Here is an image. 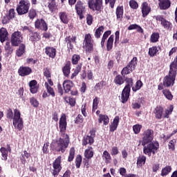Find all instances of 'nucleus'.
Returning <instances> with one entry per match:
<instances>
[{
  "mask_svg": "<svg viewBox=\"0 0 177 177\" xmlns=\"http://www.w3.org/2000/svg\"><path fill=\"white\" fill-rule=\"evenodd\" d=\"M29 88H30V91L31 93H37L38 92V90L39 89V84H38V82L37 80H33L29 82Z\"/></svg>",
  "mask_w": 177,
  "mask_h": 177,
  "instance_id": "a211bd4d",
  "label": "nucleus"
},
{
  "mask_svg": "<svg viewBox=\"0 0 177 177\" xmlns=\"http://www.w3.org/2000/svg\"><path fill=\"white\" fill-rule=\"evenodd\" d=\"M75 165L76 168H80L81 164L82 163V156L81 155H77L75 158Z\"/></svg>",
  "mask_w": 177,
  "mask_h": 177,
  "instance_id": "13d9d810",
  "label": "nucleus"
},
{
  "mask_svg": "<svg viewBox=\"0 0 177 177\" xmlns=\"http://www.w3.org/2000/svg\"><path fill=\"white\" fill-rule=\"evenodd\" d=\"M63 88L64 90L65 93H68L70 91H71V88H73L74 83H73V81L71 80H64L63 82Z\"/></svg>",
  "mask_w": 177,
  "mask_h": 177,
  "instance_id": "393cba45",
  "label": "nucleus"
},
{
  "mask_svg": "<svg viewBox=\"0 0 177 177\" xmlns=\"http://www.w3.org/2000/svg\"><path fill=\"white\" fill-rule=\"evenodd\" d=\"M118 124H120V116H115L113 122L109 126V131L114 132L118 128Z\"/></svg>",
  "mask_w": 177,
  "mask_h": 177,
  "instance_id": "a878e982",
  "label": "nucleus"
},
{
  "mask_svg": "<svg viewBox=\"0 0 177 177\" xmlns=\"http://www.w3.org/2000/svg\"><path fill=\"white\" fill-rule=\"evenodd\" d=\"M104 31V26H101L98 28L96 29L95 32V38H100L102 37V33Z\"/></svg>",
  "mask_w": 177,
  "mask_h": 177,
  "instance_id": "49530a36",
  "label": "nucleus"
},
{
  "mask_svg": "<svg viewBox=\"0 0 177 177\" xmlns=\"http://www.w3.org/2000/svg\"><path fill=\"white\" fill-rule=\"evenodd\" d=\"M104 86V82L103 81H101L99 83H97L95 87H94V89L95 91H100L101 89L103 88V86Z\"/></svg>",
  "mask_w": 177,
  "mask_h": 177,
  "instance_id": "774afa93",
  "label": "nucleus"
},
{
  "mask_svg": "<svg viewBox=\"0 0 177 177\" xmlns=\"http://www.w3.org/2000/svg\"><path fill=\"white\" fill-rule=\"evenodd\" d=\"M82 122H84V116L79 114L75 120V124H82Z\"/></svg>",
  "mask_w": 177,
  "mask_h": 177,
  "instance_id": "69168bd1",
  "label": "nucleus"
},
{
  "mask_svg": "<svg viewBox=\"0 0 177 177\" xmlns=\"http://www.w3.org/2000/svg\"><path fill=\"white\" fill-rule=\"evenodd\" d=\"M113 44H114V35H111L107 40L106 50L108 52L113 49Z\"/></svg>",
  "mask_w": 177,
  "mask_h": 177,
  "instance_id": "72a5a7b5",
  "label": "nucleus"
},
{
  "mask_svg": "<svg viewBox=\"0 0 177 177\" xmlns=\"http://www.w3.org/2000/svg\"><path fill=\"white\" fill-rule=\"evenodd\" d=\"M83 48L86 50V53H92L93 52V40L90 33L84 35Z\"/></svg>",
  "mask_w": 177,
  "mask_h": 177,
  "instance_id": "39448f33",
  "label": "nucleus"
},
{
  "mask_svg": "<svg viewBox=\"0 0 177 177\" xmlns=\"http://www.w3.org/2000/svg\"><path fill=\"white\" fill-rule=\"evenodd\" d=\"M153 18L156 19V21H159V23H160V25L162 27H163V28H165V30H167V31H172V23L167 20L164 17V15H157Z\"/></svg>",
  "mask_w": 177,
  "mask_h": 177,
  "instance_id": "9b49d317",
  "label": "nucleus"
},
{
  "mask_svg": "<svg viewBox=\"0 0 177 177\" xmlns=\"http://www.w3.org/2000/svg\"><path fill=\"white\" fill-rule=\"evenodd\" d=\"M159 145L157 144L156 145L154 143L151 142L147 144V145L143 146V153L146 156H149V157H151V154L154 156L156 153H157V150H158Z\"/></svg>",
  "mask_w": 177,
  "mask_h": 177,
  "instance_id": "9d476101",
  "label": "nucleus"
},
{
  "mask_svg": "<svg viewBox=\"0 0 177 177\" xmlns=\"http://www.w3.org/2000/svg\"><path fill=\"white\" fill-rule=\"evenodd\" d=\"M0 151H1V156L3 157V160L6 161V160H8V149H6V148L2 147L0 149Z\"/></svg>",
  "mask_w": 177,
  "mask_h": 177,
  "instance_id": "4d7b16f0",
  "label": "nucleus"
},
{
  "mask_svg": "<svg viewBox=\"0 0 177 177\" xmlns=\"http://www.w3.org/2000/svg\"><path fill=\"white\" fill-rule=\"evenodd\" d=\"M160 50H161L160 46H153L149 48L148 55L150 57H154V56L160 55Z\"/></svg>",
  "mask_w": 177,
  "mask_h": 177,
  "instance_id": "f3484780",
  "label": "nucleus"
},
{
  "mask_svg": "<svg viewBox=\"0 0 177 177\" xmlns=\"http://www.w3.org/2000/svg\"><path fill=\"white\" fill-rule=\"evenodd\" d=\"M9 35V32H8V30L6 28H1L0 29V41L1 44H3L6 41V38H8Z\"/></svg>",
  "mask_w": 177,
  "mask_h": 177,
  "instance_id": "c85d7f7f",
  "label": "nucleus"
},
{
  "mask_svg": "<svg viewBox=\"0 0 177 177\" xmlns=\"http://www.w3.org/2000/svg\"><path fill=\"white\" fill-rule=\"evenodd\" d=\"M7 16L9 17V19H10L11 20H12V19H15V16H16V12H15V9L14 8H10L8 11V14H7Z\"/></svg>",
  "mask_w": 177,
  "mask_h": 177,
  "instance_id": "bf43d9fd",
  "label": "nucleus"
},
{
  "mask_svg": "<svg viewBox=\"0 0 177 177\" xmlns=\"http://www.w3.org/2000/svg\"><path fill=\"white\" fill-rule=\"evenodd\" d=\"M162 93L164 95L165 97L167 99V100H172V99H174L172 93H171V91H169L168 88L162 90Z\"/></svg>",
  "mask_w": 177,
  "mask_h": 177,
  "instance_id": "e433bc0d",
  "label": "nucleus"
},
{
  "mask_svg": "<svg viewBox=\"0 0 177 177\" xmlns=\"http://www.w3.org/2000/svg\"><path fill=\"white\" fill-rule=\"evenodd\" d=\"M131 96V89L124 88L121 93V102L123 104L127 103Z\"/></svg>",
  "mask_w": 177,
  "mask_h": 177,
  "instance_id": "dca6fc26",
  "label": "nucleus"
},
{
  "mask_svg": "<svg viewBox=\"0 0 177 177\" xmlns=\"http://www.w3.org/2000/svg\"><path fill=\"white\" fill-rule=\"evenodd\" d=\"M44 85L48 93V96L55 97V96H56V93H55V90L53 89V88H52V86H50L49 84H48V82H45Z\"/></svg>",
  "mask_w": 177,
  "mask_h": 177,
  "instance_id": "c9c22d12",
  "label": "nucleus"
},
{
  "mask_svg": "<svg viewBox=\"0 0 177 177\" xmlns=\"http://www.w3.org/2000/svg\"><path fill=\"white\" fill-rule=\"evenodd\" d=\"M103 158L105 160L106 164H110L111 162V155L107 151H104L102 154Z\"/></svg>",
  "mask_w": 177,
  "mask_h": 177,
  "instance_id": "37998d69",
  "label": "nucleus"
},
{
  "mask_svg": "<svg viewBox=\"0 0 177 177\" xmlns=\"http://www.w3.org/2000/svg\"><path fill=\"white\" fill-rule=\"evenodd\" d=\"M158 39H160V33L153 32L151 35L150 42L151 44H156V42H158Z\"/></svg>",
  "mask_w": 177,
  "mask_h": 177,
  "instance_id": "a19ab883",
  "label": "nucleus"
},
{
  "mask_svg": "<svg viewBox=\"0 0 177 177\" xmlns=\"http://www.w3.org/2000/svg\"><path fill=\"white\" fill-rule=\"evenodd\" d=\"M62 73L64 77H69L70 73H71V62L67 61L62 68Z\"/></svg>",
  "mask_w": 177,
  "mask_h": 177,
  "instance_id": "aec40b11",
  "label": "nucleus"
},
{
  "mask_svg": "<svg viewBox=\"0 0 177 177\" xmlns=\"http://www.w3.org/2000/svg\"><path fill=\"white\" fill-rule=\"evenodd\" d=\"M147 158L145 155H141L137 158V167L138 168H142L145 164H146Z\"/></svg>",
  "mask_w": 177,
  "mask_h": 177,
  "instance_id": "473e14b6",
  "label": "nucleus"
},
{
  "mask_svg": "<svg viewBox=\"0 0 177 177\" xmlns=\"http://www.w3.org/2000/svg\"><path fill=\"white\" fill-rule=\"evenodd\" d=\"M18 46L19 48L16 50V55L17 57H21L26 53V44H21Z\"/></svg>",
  "mask_w": 177,
  "mask_h": 177,
  "instance_id": "7c9ffc66",
  "label": "nucleus"
},
{
  "mask_svg": "<svg viewBox=\"0 0 177 177\" xmlns=\"http://www.w3.org/2000/svg\"><path fill=\"white\" fill-rule=\"evenodd\" d=\"M29 41L32 42V44H35V42L41 41V35L38 32H31L29 34Z\"/></svg>",
  "mask_w": 177,
  "mask_h": 177,
  "instance_id": "4be33fe9",
  "label": "nucleus"
},
{
  "mask_svg": "<svg viewBox=\"0 0 177 177\" xmlns=\"http://www.w3.org/2000/svg\"><path fill=\"white\" fill-rule=\"evenodd\" d=\"M164 108H162V106H157L153 111V113L155 114V118H156V120H161V118H162Z\"/></svg>",
  "mask_w": 177,
  "mask_h": 177,
  "instance_id": "b1692460",
  "label": "nucleus"
},
{
  "mask_svg": "<svg viewBox=\"0 0 177 177\" xmlns=\"http://www.w3.org/2000/svg\"><path fill=\"white\" fill-rule=\"evenodd\" d=\"M94 142L95 140L93 139V137L89 136L88 135H85L82 140V146H86V145H90L91 146L93 145Z\"/></svg>",
  "mask_w": 177,
  "mask_h": 177,
  "instance_id": "bb28decb",
  "label": "nucleus"
},
{
  "mask_svg": "<svg viewBox=\"0 0 177 177\" xmlns=\"http://www.w3.org/2000/svg\"><path fill=\"white\" fill-rule=\"evenodd\" d=\"M120 44V32L119 30H117L115 32V42L114 45L115 46H117Z\"/></svg>",
  "mask_w": 177,
  "mask_h": 177,
  "instance_id": "0e129e2a",
  "label": "nucleus"
},
{
  "mask_svg": "<svg viewBox=\"0 0 177 177\" xmlns=\"http://www.w3.org/2000/svg\"><path fill=\"white\" fill-rule=\"evenodd\" d=\"M125 76H122V75H118L115 77L113 80L114 84L115 85H118L119 86H121V85L124 84L125 82Z\"/></svg>",
  "mask_w": 177,
  "mask_h": 177,
  "instance_id": "c756f323",
  "label": "nucleus"
},
{
  "mask_svg": "<svg viewBox=\"0 0 177 177\" xmlns=\"http://www.w3.org/2000/svg\"><path fill=\"white\" fill-rule=\"evenodd\" d=\"M59 19L64 24H68V16L66 12H60L59 13Z\"/></svg>",
  "mask_w": 177,
  "mask_h": 177,
  "instance_id": "f704fd0d",
  "label": "nucleus"
},
{
  "mask_svg": "<svg viewBox=\"0 0 177 177\" xmlns=\"http://www.w3.org/2000/svg\"><path fill=\"white\" fill-rule=\"evenodd\" d=\"M81 70H82V63H80L76 66L73 73L71 75V78L73 80L75 77H77V74H80L81 73Z\"/></svg>",
  "mask_w": 177,
  "mask_h": 177,
  "instance_id": "ea45409f",
  "label": "nucleus"
},
{
  "mask_svg": "<svg viewBox=\"0 0 177 177\" xmlns=\"http://www.w3.org/2000/svg\"><path fill=\"white\" fill-rule=\"evenodd\" d=\"M23 33L17 30L11 35L10 43L12 46L17 47L23 43Z\"/></svg>",
  "mask_w": 177,
  "mask_h": 177,
  "instance_id": "423d86ee",
  "label": "nucleus"
},
{
  "mask_svg": "<svg viewBox=\"0 0 177 177\" xmlns=\"http://www.w3.org/2000/svg\"><path fill=\"white\" fill-rule=\"evenodd\" d=\"M98 104H99V98L97 97H95L93 101V109H92L93 113H95L96 110H97Z\"/></svg>",
  "mask_w": 177,
  "mask_h": 177,
  "instance_id": "6e6d98bb",
  "label": "nucleus"
},
{
  "mask_svg": "<svg viewBox=\"0 0 177 177\" xmlns=\"http://www.w3.org/2000/svg\"><path fill=\"white\" fill-rule=\"evenodd\" d=\"M75 156V149L74 147H71L69 151V156L68 157V162H71L73 160H74V157Z\"/></svg>",
  "mask_w": 177,
  "mask_h": 177,
  "instance_id": "09e8293b",
  "label": "nucleus"
},
{
  "mask_svg": "<svg viewBox=\"0 0 177 177\" xmlns=\"http://www.w3.org/2000/svg\"><path fill=\"white\" fill-rule=\"evenodd\" d=\"M35 27L37 30H41V31H48V24L44 19H37L35 21Z\"/></svg>",
  "mask_w": 177,
  "mask_h": 177,
  "instance_id": "ddd939ff",
  "label": "nucleus"
},
{
  "mask_svg": "<svg viewBox=\"0 0 177 177\" xmlns=\"http://www.w3.org/2000/svg\"><path fill=\"white\" fill-rule=\"evenodd\" d=\"M103 122L104 125H109V122H110V118L107 115L100 114L98 116V123L102 124Z\"/></svg>",
  "mask_w": 177,
  "mask_h": 177,
  "instance_id": "2f4dec72",
  "label": "nucleus"
},
{
  "mask_svg": "<svg viewBox=\"0 0 177 177\" xmlns=\"http://www.w3.org/2000/svg\"><path fill=\"white\" fill-rule=\"evenodd\" d=\"M81 60V56L80 55L75 54L72 56L71 62L72 64L77 65L78 64V62Z\"/></svg>",
  "mask_w": 177,
  "mask_h": 177,
  "instance_id": "3c124183",
  "label": "nucleus"
},
{
  "mask_svg": "<svg viewBox=\"0 0 177 177\" xmlns=\"http://www.w3.org/2000/svg\"><path fill=\"white\" fill-rule=\"evenodd\" d=\"M13 46L12 44L10 45V42L7 41L5 46V50L7 52L8 55H12L13 53Z\"/></svg>",
  "mask_w": 177,
  "mask_h": 177,
  "instance_id": "a18cd8bd",
  "label": "nucleus"
},
{
  "mask_svg": "<svg viewBox=\"0 0 177 177\" xmlns=\"http://www.w3.org/2000/svg\"><path fill=\"white\" fill-rule=\"evenodd\" d=\"M92 150V147H89L88 149H86L84 151V157L87 160H91L93 157V151Z\"/></svg>",
  "mask_w": 177,
  "mask_h": 177,
  "instance_id": "79ce46f5",
  "label": "nucleus"
},
{
  "mask_svg": "<svg viewBox=\"0 0 177 177\" xmlns=\"http://www.w3.org/2000/svg\"><path fill=\"white\" fill-rule=\"evenodd\" d=\"M86 20L88 26H92V24L93 23V16L91 14H87Z\"/></svg>",
  "mask_w": 177,
  "mask_h": 177,
  "instance_id": "680f3d73",
  "label": "nucleus"
},
{
  "mask_svg": "<svg viewBox=\"0 0 177 177\" xmlns=\"http://www.w3.org/2000/svg\"><path fill=\"white\" fill-rule=\"evenodd\" d=\"M124 82H126V86H124V88L126 89H130L131 87L133 86V79L132 77H125L124 78Z\"/></svg>",
  "mask_w": 177,
  "mask_h": 177,
  "instance_id": "4c0bfd02",
  "label": "nucleus"
},
{
  "mask_svg": "<svg viewBox=\"0 0 177 177\" xmlns=\"http://www.w3.org/2000/svg\"><path fill=\"white\" fill-rule=\"evenodd\" d=\"M129 6L131 9H138L139 8V4L135 0H131L129 1Z\"/></svg>",
  "mask_w": 177,
  "mask_h": 177,
  "instance_id": "e2e57ef3",
  "label": "nucleus"
},
{
  "mask_svg": "<svg viewBox=\"0 0 177 177\" xmlns=\"http://www.w3.org/2000/svg\"><path fill=\"white\" fill-rule=\"evenodd\" d=\"M172 111H174V105H170L169 109L165 111L163 118H169V115L172 114Z\"/></svg>",
  "mask_w": 177,
  "mask_h": 177,
  "instance_id": "603ef678",
  "label": "nucleus"
},
{
  "mask_svg": "<svg viewBox=\"0 0 177 177\" xmlns=\"http://www.w3.org/2000/svg\"><path fill=\"white\" fill-rule=\"evenodd\" d=\"M30 6L31 3L28 0H21L17 6L16 10L19 16H23V15H27L28 10H30Z\"/></svg>",
  "mask_w": 177,
  "mask_h": 177,
  "instance_id": "7ed1b4c3",
  "label": "nucleus"
},
{
  "mask_svg": "<svg viewBox=\"0 0 177 177\" xmlns=\"http://www.w3.org/2000/svg\"><path fill=\"white\" fill-rule=\"evenodd\" d=\"M30 103L31 106L35 109L39 106V102H38V100L34 97L30 98Z\"/></svg>",
  "mask_w": 177,
  "mask_h": 177,
  "instance_id": "5fc2aeb1",
  "label": "nucleus"
},
{
  "mask_svg": "<svg viewBox=\"0 0 177 177\" xmlns=\"http://www.w3.org/2000/svg\"><path fill=\"white\" fill-rule=\"evenodd\" d=\"M37 10H35L34 8H31L28 11V17L30 18V20H34L35 17H37Z\"/></svg>",
  "mask_w": 177,
  "mask_h": 177,
  "instance_id": "864d4df0",
  "label": "nucleus"
},
{
  "mask_svg": "<svg viewBox=\"0 0 177 177\" xmlns=\"http://www.w3.org/2000/svg\"><path fill=\"white\" fill-rule=\"evenodd\" d=\"M88 6L93 12L100 13L103 9V0H88Z\"/></svg>",
  "mask_w": 177,
  "mask_h": 177,
  "instance_id": "6e6552de",
  "label": "nucleus"
},
{
  "mask_svg": "<svg viewBox=\"0 0 177 177\" xmlns=\"http://www.w3.org/2000/svg\"><path fill=\"white\" fill-rule=\"evenodd\" d=\"M143 86V82L142 80H138L136 84V86L132 87L133 92H138Z\"/></svg>",
  "mask_w": 177,
  "mask_h": 177,
  "instance_id": "8fccbe9b",
  "label": "nucleus"
},
{
  "mask_svg": "<svg viewBox=\"0 0 177 177\" xmlns=\"http://www.w3.org/2000/svg\"><path fill=\"white\" fill-rule=\"evenodd\" d=\"M141 12L142 17H147L149 16V14L151 12V8L149 6L148 2H143L141 5Z\"/></svg>",
  "mask_w": 177,
  "mask_h": 177,
  "instance_id": "2eb2a0df",
  "label": "nucleus"
},
{
  "mask_svg": "<svg viewBox=\"0 0 177 177\" xmlns=\"http://www.w3.org/2000/svg\"><path fill=\"white\" fill-rule=\"evenodd\" d=\"M66 129L67 118L66 117V114L63 113L59 118V132L62 138H65V139L59 138L56 140L57 147L55 150H57V151H62V153H64L66 151V149L68 147V144L70 143V138L67 134H66Z\"/></svg>",
  "mask_w": 177,
  "mask_h": 177,
  "instance_id": "f257e3e1",
  "label": "nucleus"
},
{
  "mask_svg": "<svg viewBox=\"0 0 177 177\" xmlns=\"http://www.w3.org/2000/svg\"><path fill=\"white\" fill-rule=\"evenodd\" d=\"M171 171H172V167H171V166H166L162 169L161 176H167V175H168Z\"/></svg>",
  "mask_w": 177,
  "mask_h": 177,
  "instance_id": "de8ad7c7",
  "label": "nucleus"
},
{
  "mask_svg": "<svg viewBox=\"0 0 177 177\" xmlns=\"http://www.w3.org/2000/svg\"><path fill=\"white\" fill-rule=\"evenodd\" d=\"M142 135V139L140 142L142 146H146V145H149V143H153V139L154 138V131L151 129H147L144 131Z\"/></svg>",
  "mask_w": 177,
  "mask_h": 177,
  "instance_id": "0eeeda50",
  "label": "nucleus"
},
{
  "mask_svg": "<svg viewBox=\"0 0 177 177\" xmlns=\"http://www.w3.org/2000/svg\"><path fill=\"white\" fill-rule=\"evenodd\" d=\"M111 35V30H107L106 32H104V33L103 34L102 40H101V46L103 48V46H104V42H106V39H107V38H109V36Z\"/></svg>",
  "mask_w": 177,
  "mask_h": 177,
  "instance_id": "c03bdc74",
  "label": "nucleus"
},
{
  "mask_svg": "<svg viewBox=\"0 0 177 177\" xmlns=\"http://www.w3.org/2000/svg\"><path fill=\"white\" fill-rule=\"evenodd\" d=\"M6 117L8 120H12V124L15 128L19 131L23 129V118H21V113L20 110L15 109H14V116L13 111L12 109L9 108L7 110Z\"/></svg>",
  "mask_w": 177,
  "mask_h": 177,
  "instance_id": "f03ea898",
  "label": "nucleus"
},
{
  "mask_svg": "<svg viewBox=\"0 0 177 177\" xmlns=\"http://www.w3.org/2000/svg\"><path fill=\"white\" fill-rule=\"evenodd\" d=\"M116 19L119 20V21H122V19L124 17V6H118L116 8L115 10Z\"/></svg>",
  "mask_w": 177,
  "mask_h": 177,
  "instance_id": "412c9836",
  "label": "nucleus"
},
{
  "mask_svg": "<svg viewBox=\"0 0 177 177\" xmlns=\"http://www.w3.org/2000/svg\"><path fill=\"white\" fill-rule=\"evenodd\" d=\"M158 5L160 10H167L171 8V1L170 0H158Z\"/></svg>",
  "mask_w": 177,
  "mask_h": 177,
  "instance_id": "6ab92c4d",
  "label": "nucleus"
},
{
  "mask_svg": "<svg viewBox=\"0 0 177 177\" xmlns=\"http://www.w3.org/2000/svg\"><path fill=\"white\" fill-rule=\"evenodd\" d=\"M138 65V57H133L131 62H129L127 66L124 67L121 71V75L125 77L128 74H131L133 70H135L136 66Z\"/></svg>",
  "mask_w": 177,
  "mask_h": 177,
  "instance_id": "20e7f679",
  "label": "nucleus"
},
{
  "mask_svg": "<svg viewBox=\"0 0 177 177\" xmlns=\"http://www.w3.org/2000/svg\"><path fill=\"white\" fill-rule=\"evenodd\" d=\"M140 129H142L141 124H136L133 126V131L136 135H138V133H140Z\"/></svg>",
  "mask_w": 177,
  "mask_h": 177,
  "instance_id": "052dcab7",
  "label": "nucleus"
},
{
  "mask_svg": "<svg viewBox=\"0 0 177 177\" xmlns=\"http://www.w3.org/2000/svg\"><path fill=\"white\" fill-rule=\"evenodd\" d=\"M32 73V69L30 66H20L18 69V74L20 77H27Z\"/></svg>",
  "mask_w": 177,
  "mask_h": 177,
  "instance_id": "4468645a",
  "label": "nucleus"
},
{
  "mask_svg": "<svg viewBox=\"0 0 177 177\" xmlns=\"http://www.w3.org/2000/svg\"><path fill=\"white\" fill-rule=\"evenodd\" d=\"M75 9L77 16H79L80 20H82L84 17V13L86 12V3L81 0H78L75 6Z\"/></svg>",
  "mask_w": 177,
  "mask_h": 177,
  "instance_id": "1a4fd4ad",
  "label": "nucleus"
},
{
  "mask_svg": "<svg viewBox=\"0 0 177 177\" xmlns=\"http://www.w3.org/2000/svg\"><path fill=\"white\" fill-rule=\"evenodd\" d=\"M62 156H58L53 163V172L52 174L53 176H57L59 174H60V171H62Z\"/></svg>",
  "mask_w": 177,
  "mask_h": 177,
  "instance_id": "f8f14e48",
  "label": "nucleus"
},
{
  "mask_svg": "<svg viewBox=\"0 0 177 177\" xmlns=\"http://www.w3.org/2000/svg\"><path fill=\"white\" fill-rule=\"evenodd\" d=\"M48 10H50L51 13H54L55 10H57L58 6L57 3H56V0H48Z\"/></svg>",
  "mask_w": 177,
  "mask_h": 177,
  "instance_id": "cd10ccee",
  "label": "nucleus"
},
{
  "mask_svg": "<svg viewBox=\"0 0 177 177\" xmlns=\"http://www.w3.org/2000/svg\"><path fill=\"white\" fill-rule=\"evenodd\" d=\"M175 143H176V140H175V139L169 141V145H168L169 150H172V151H174V150H175Z\"/></svg>",
  "mask_w": 177,
  "mask_h": 177,
  "instance_id": "338daca9",
  "label": "nucleus"
},
{
  "mask_svg": "<svg viewBox=\"0 0 177 177\" xmlns=\"http://www.w3.org/2000/svg\"><path fill=\"white\" fill-rule=\"evenodd\" d=\"M81 70H82V63H80L76 66L73 73L71 75V78L73 80L75 77H77V74H80L81 73Z\"/></svg>",
  "mask_w": 177,
  "mask_h": 177,
  "instance_id": "58836bf2",
  "label": "nucleus"
},
{
  "mask_svg": "<svg viewBox=\"0 0 177 177\" xmlns=\"http://www.w3.org/2000/svg\"><path fill=\"white\" fill-rule=\"evenodd\" d=\"M45 53L48 56V57L55 59V57H56V48L50 46H46L45 48Z\"/></svg>",
  "mask_w": 177,
  "mask_h": 177,
  "instance_id": "5701e85b",
  "label": "nucleus"
}]
</instances>
